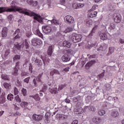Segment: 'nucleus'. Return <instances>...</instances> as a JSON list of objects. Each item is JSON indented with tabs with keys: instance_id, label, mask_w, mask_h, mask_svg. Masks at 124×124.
<instances>
[{
	"instance_id": "2eb2a0df",
	"label": "nucleus",
	"mask_w": 124,
	"mask_h": 124,
	"mask_svg": "<svg viewBox=\"0 0 124 124\" xmlns=\"http://www.w3.org/2000/svg\"><path fill=\"white\" fill-rule=\"evenodd\" d=\"M9 54H10V50L9 49L6 50V51H5V52L2 55L3 59H5V60H6L7 59H8V58H9V56H10Z\"/></svg>"
},
{
	"instance_id": "4468645a",
	"label": "nucleus",
	"mask_w": 124,
	"mask_h": 124,
	"mask_svg": "<svg viewBox=\"0 0 124 124\" xmlns=\"http://www.w3.org/2000/svg\"><path fill=\"white\" fill-rule=\"evenodd\" d=\"M114 21L115 23H116L117 24L121 23V21H122V16L121 15H117L114 16Z\"/></svg>"
},
{
	"instance_id": "a18cd8bd",
	"label": "nucleus",
	"mask_w": 124,
	"mask_h": 124,
	"mask_svg": "<svg viewBox=\"0 0 124 124\" xmlns=\"http://www.w3.org/2000/svg\"><path fill=\"white\" fill-rule=\"evenodd\" d=\"M98 114L99 116H103V115L105 114V111L103 110H99L98 111Z\"/></svg>"
},
{
	"instance_id": "423d86ee",
	"label": "nucleus",
	"mask_w": 124,
	"mask_h": 124,
	"mask_svg": "<svg viewBox=\"0 0 124 124\" xmlns=\"http://www.w3.org/2000/svg\"><path fill=\"white\" fill-rule=\"evenodd\" d=\"M43 75V73H42L40 74L37 78L33 80V83L35 87H37L38 83H39V82H41V77H42Z\"/></svg>"
},
{
	"instance_id": "2f4dec72",
	"label": "nucleus",
	"mask_w": 124,
	"mask_h": 124,
	"mask_svg": "<svg viewBox=\"0 0 124 124\" xmlns=\"http://www.w3.org/2000/svg\"><path fill=\"white\" fill-rule=\"evenodd\" d=\"M1 78H2L3 80H7L8 81H9V78L7 76V75L5 74H2L1 75Z\"/></svg>"
},
{
	"instance_id": "412c9836",
	"label": "nucleus",
	"mask_w": 124,
	"mask_h": 124,
	"mask_svg": "<svg viewBox=\"0 0 124 124\" xmlns=\"http://www.w3.org/2000/svg\"><path fill=\"white\" fill-rule=\"evenodd\" d=\"M99 36L102 40H106L108 38L106 33H101Z\"/></svg>"
},
{
	"instance_id": "de8ad7c7",
	"label": "nucleus",
	"mask_w": 124,
	"mask_h": 124,
	"mask_svg": "<svg viewBox=\"0 0 124 124\" xmlns=\"http://www.w3.org/2000/svg\"><path fill=\"white\" fill-rule=\"evenodd\" d=\"M14 93L15 95H16V94H18V93H19V91H18V89H17V88L15 87Z\"/></svg>"
},
{
	"instance_id": "6e6d98bb",
	"label": "nucleus",
	"mask_w": 124,
	"mask_h": 124,
	"mask_svg": "<svg viewBox=\"0 0 124 124\" xmlns=\"http://www.w3.org/2000/svg\"><path fill=\"white\" fill-rule=\"evenodd\" d=\"M33 0H27V2L28 4H29V5H31V4H32Z\"/></svg>"
},
{
	"instance_id": "3c124183",
	"label": "nucleus",
	"mask_w": 124,
	"mask_h": 124,
	"mask_svg": "<svg viewBox=\"0 0 124 124\" xmlns=\"http://www.w3.org/2000/svg\"><path fill=\"white\" fill-rule=\"evenodd\" d=\"M97 7H98V6L97 5H94L93 6L91 10L92 11H94V10H95V9H97Z\"/></svg>"
},
{
	"instance_id": "0eeeda50",
	"label": "nucleus",
	"mask_w": 124,
	"mask_h": 124,
	"mask_svg": "<svg viewBox=\"0 0 124 124\" xmlns=\"http://www.w3.org/2000/svg\"><path fill=\"white\" fill-rule=\"evenodd\" d=\"M44 116L41 114H34L32 116V119L36 122H40L43 119Z\"/></svg>"
},
{
	"instance_id": "5fc2aeb1",
	"label": "nucleus",
	"mask_w": 124,
	"mask_h": 124,
	"mask_svg": "<svg viewBox=\"0 0 124 124\" xmlns=\"http://www.w3.org/2000/svg\"><path fill=\"white\" fill-rule=\"evenodd\" d=\"M35 62L38 63L37 65L38 66H41V65H42V62H41L40 61H39L38 60H36Z\"/></svg>"
},
{
	"instance_id": "aec40b11",
	"label": "nucleus",
	"mask_w": 124,
	"mask_h": 124,
	"mask_svg": "<svg viewBox=\"0 0 124 124\" xmlns=\"http://www.w3.org/2000/svg\"><path fill=\"white\" fill-rule=\"evenodd\" d=\"M62 45L64 47H67V48H70V46H71V43L67 41H65L63 42Z\"/></svg>"
},
{
	"instance_id": "49530a36",
	"label": "nucleus",
	"mask_w": 124,
	"mask_h": 124,
	"mask_svg": "<svg viewBox=\"0 0 124 124\" xmlns=\"http://www.w3.org/2000/svg\"><path fill=\"white\" fill-rule=\"evenodd\" d=\"M108 29L110 31H112V30H114V29H115V24L113 23L111 24Z\"/></svg>"
},
{
	"instance_id": "cd10ccee",
	"label": "nucleus",
	"mask_w": 124,
	"mask_h": 124,
	"mask_svg": "<svg viewBox=\"0 0 124 124\" xmlns=\"http://www.w3.org/2000/svg\"><path fill=\"white\" fill-rule=\"evenodd\" d=\"M114 52H115V47L114 46L109 47L108 54H110V55H111V54H113Z\"/></svg>"
},
{
	"instance_id": "473e14b6",
	"label": "nucleus",
	"mask_w": 124,
	"mask_h": 124,
	"mask_svg": "<svg viewBox=\"0 0 124 124\" xmlns=\"http://www.w3.org/2000/svg\"><path fill=\"white\" fill-rule=\"evenodd\" d=\"M36 32L37 35L39 36V37H41V38L43 37V34L40 32V31H39V29H37V30L36 31Z\"/></svg>"
},
{
	"instance_id": "37998d69",
	"label": "nucleus",
	"mask_w": 124,
	"mask_h": 124,
	"mask_svg": "<svg viewBox=\"0 0 124 124\" xmlns=\"http://www.w3.org/2000/svg\"><path fill=\"white\" fill-rule=\"evenodd\" d=\"M37 4H38V2L37 1L33 0L31 6L35 7L37 6Z\"/></svg>"
},
{
	"instance_id": "e433bc0d",
	"label": "nucleus",
	"mask_w": 124,
	"mask_h": 124,
	"mask_svg": "<svg viewBox=\"0 0 124 124\" xmlns=\"http://www.w3.org/2000/svg\"><path fill=\"white\" fill-rule=\"evenodd\" d=\"M20 58L21 56H20V55H16L13 58L14 62H15V61H18V60H20Z\"/></svg>"
},
{
	"instance_id": "5701e85b",
	"label": "nucleus",
	"mask_w": 124,
	"mask_h": 124,
	"mask_svg": "<svg viewBox=\"0 0 124 124\" xmlns=\"http://www.w3.org/2000/svg\"><path fill=\"white\" fill-rule=\"evenodd\" d=\"M30 97H32V98H33L35 101H39V100H40V97H39L38 94L31 95L30 96Z\"/></svg>"
},
{
	"instance_id": "72a5a7b5",
	"label": "nucleus",
	"mask_w": 124,
	"mask_h": 124,
	"mask_svg": "<svg viewBox=\"0 0 124 124\" xmlns=\"http://www.w3.org/2000/svg\"><path fill=\"white\" fill-rule=\"evenodd\" d=\"M65 87H66V84L59 85L58 90L59 91H62V89Z\"/></svg>"
},
{
	"instance_id": "052dcab7",
	"label": "nucleus",
	"mask_w": 124,
	"mask_h": 124,
	"mask_svg": "<svg viewBox=\"0 0 124 124\" xmlns=\"http://www.w3.org/2000/svg\"><path fill=\"white\" fill-rule=\"evenodd\" d=\"M60 3L62 5H63L65 3V0H60Z\"/></svg>"
},
{
	"instance_id": "ddd939ff",
	"label": "nucleus",
	"mask_w": 124,
	"mask_h": 124,
	"mask_svg": "<svg viewBox=\"0 0 124 124\" xmlns=\"http://www.w3.org/2000/svg\"><path fill=\"white\" fill-rule=\"evenodd\" d=\"M95 63V61H91L87 63L85 66V69H90L91 67Z\"/></svg>"
},
{
	"instance_id": "7ed1b4c3",
	"label": "nucleus",
	"mask_w": 124,
	"mask_h": 124,
	"mask_svg": "<svg viewBox=\"0 0 124 124\" xmlns=\"http://www.w3.org/2000/svg\"><path fill=\"white\" fill-rule=\"evenodd\" d=\"M71 38L74 43H78V42H80L82 40L83 36L81 34L73 33L71 35Z\"/></svg>"
},
{
	"instance_id": "f3484780",
	"label": "nucleus",
	"mask_w": 124,
	"mask_h": 124,
	"mask_svg": "<svg viewBox=\"0 0 124 124\" xmlns=\"http://www.w3.org/2000/svg\"><path fill=\"white\" fill-rule=\"evenodd\" d=\"M8 32V29L6 27L3 28L2 30V36L3 37H6L7 36V33Z\"/></svg>"
},
{
	"instance_id": "774afa93",
	"label": "nucleus",
	"mask_w": 124,
	"mask_h": 124,
	"mask_svg": "<svg viewBox=\"0 0 124 124\" xmlns=\"http://www.w3.org/2000/svg\"><path fill=\"white\" fill-rule=\"evenodd\" d=\"M119 42H120V43H121V44H124V39H120L119 40Z\"/></svg>"
},
{
	"instance_id": "7c9ffc66",
	"label": "nucleus",
	"mask_w": 124,
	"mask_h": 124,
	"mask_svg": "<svg viewBox=\"0 0 124 124\" xmlns=\"http://www.w3.org/2000/svg\"><path fill=\"white\" fill-rule=\"evenodd\" d=\"M18 70L19 69H18V68H15L14 69V71L12 72L13 75H14V76H17V75H18Z\"/></svg>"
},
{
	"instance_id": "4d7b16f0",
	"label": "nucleus",
	"mask_w": 124,
	"mask_h": 124,
	"mask_svg": "<svg viewBox=\"0 0 124 124\" xmlns=\"http://www.w3.org/2000/svg\"><path fill=\"white\" fill-rule=\"evenodd\" d=\"M8 19L9 20V21H11L12 19H13V15H10L8 16Z\"/></svg>"
},
{
	"instance_id": "c85d7f7f",
	"label": "nucleus",
	"mask_w": 124,
	"mask_h": 124,
	"mask_svg": "<svg viewBox=\"0 0 124 124\" xmlns=\"http://www.w3.org/2000/svg\"><path fill=\"white\" fill-rule=\"evenodd\" d=\"M7 98L8 100H10V101H12L13 99L14 98V95L13 94L10 93L7 95Z\"/></svg>"
},
{
	"instance_id": "f704fd0d",
	"label": "nucleus",
	"mask_w": 124,
	"mask_h": 124,
	"mask_svg": "<svg viewBox=\"0 0 124 124\" xmlns=\"http://www.w3.org/2000/svg\"><path fill=\"white\" fill-rule=\"evenodd\" d=\"M73 31V28L72 27H68L64 31V32L67 33V32H70V31Z\"/></svg>"
},
{
	"instance_id": "9b49d317",
	"label": "nucleus",
	"mask_w": 124,
	"mask_h": 124,
	"mask_svg": "<svg viewBox=\"0 0 124 124\" xmlns=\"http://www.w3.org/2000/svg\"><path fill=\"white\" fill-rule=\"evenodd\" d=\"M84 109L85 111H88V112L91 111L92 112H95V107L92 105H90L89 106L85 107Z\"/></svg>"
},
{
	"instance_id": "09e8293b",
	"label": "nucleus",
	"mask_w": 124,
	"mask_h": 124,
	"mask_svg": "<svg viewBox=\"0 0 124 124\" xmlns=\"http://www.w3.org/2000/svg\"><path fill=\"white\" fill-rule=\"evenodd\" d=\"M14 47L16 48L17 50H20L21 49V46H19V44H15Z\"/></svg>"
},
{
	"instance_id": "bb28decb",
	"label": "nucleus",
	"mask_w": 124,
	"mask_h": 124,
	"mask_svg": "<svg viewBox=\"0 0 124 124\" xmlns=\"http://www.w3.org/2000/svg\"><path fill=\"white\" fill-rule=\"evenodd\" d=\"M28 105H29V103L27 102H22L20 106L22 108H28Z\"/></svg>"
},
{
	"instance_id": "20e7f679",
	"label": "nucleus",
	"mask_w": 124,
	"mask_h": 124,
	"mask_svg": "<svg viewBox=\"0 0 124 124\" xmlns=\"http://www.w3.org/2000/svg\"><path fill=\"white\" fill-rule=\"evenodd\" d=\"M75 114L77 115H79V114H82L84 112L83 108L81 106V102H78L76 104V108H75L74 110Z\"/></svg>"
},
{
	"instance_id": "79ce46f5",
	"label": "nucleus",
	"mask_w": 124,
	"mask_h": 124,
	"mask_svg": "<svg viewBox=\"0 0 124 124\" xmlns=\"http://www.w3.org/2000/svg\"><path fill=\"white\" fill-rule=\"evenodd\" d=\"M15 100H16V102H21V98H20L19 95H17L15 97Z\"/></svg>"
},
{
	"instance_id": "a878e982",
	"label": "nucleus",
	"mask_w": 124,
	"mask_h": 124,
	"mask_svg": "<svg viewBox=\"0 0 124 124\" xmlns=\"http://www.w3.org/2000/svg\"><path fill=\"white\" fill-rule=\"evenodd\" d=\"M3 86L4 88L7 90H10V89H11V84H10V83H8L7 82H4L3 83Z\"/></svg>"
},
{
	"instance_id": "0e129e2a",
	"label": "nucleus",
	"mask_w": 124,
	"mask_h": 124,
	"mask_svg": "<svg viewBox=\"0 0 124 124\" xmlns=\"http://www.w3.org/2000/svg\"><path fill=\"white\" fill-rule=\"evenodd\" d=\"M16 86H18V87L21 86V81H19V80H17L16 82Z\"/></svg>"
},
{
	"instance_id": "393cba45",
	"label": "nucleus",
	"mask_w": 124,
	"mask_h": 124,
	"mask_svg": "<svg viewBox=\"0 0 124 124\" xmlns=\"http://www.w3.org/2000/svg\"><path fill=\"white\" fill-rule=\"evenodd\" d=\"M47 53V55H48V56H50V57L52 56V54H53V46H49Z\"/></svg>"
},
{
	"instance_id": "c9c22d12",
	"label": "nucleus",
	"mask_w": 124,
	"mask_h": 124,
	"mask_svg": "<svg viewBox=\"0 0 124 124\" xmlns=\"http://www.w3.org/2000/svg\"><path fill=\"white\" fill-rule=\"evenodd\" d=\"M51 23L52 24H54V25H55L56 26L59 25L60 24V23L59 22V21L53 19L52 21H51Z\"/></svg>"
},
{
	"instance_id": "f03ea898",
	"label": "nucleus",
	"mask_w": 124,
	"mask_h": 124,
	"mask_svg": "<svg viewBox=\"0 0 124 124\" xmlns=\"http://www.w3.org/2000/svg\"><path fill=\"white\" fill-rule=\"evenodd\" d=\"M51 85H52V84L49 82L47 84H44V86L43 87V90H46L48 86L49 92L51 93H52L53 94L58 93V87H55V88L51 89Z\"/></svg>"
},
{
	"instance_id": "c756f323",
	"label": "nucleus",
	"mask_w": 124,
	"mask_h": 124,
	"mask_svg": "<svg viewBox=\"0 0 124 124\" xmlns=\"http://www.w3.org/2000/svg\"><path fill=\"white\" fill-rule=\"evenodd\" d=\"M50 113L46 112L45 115V122H46L47 123H49V118H50Z\"/></svg>"
},
{
	"instance_id": "680f3d73",
	"label": "nucleus",
	"mask_w": 124,
	"mask_h": 124,
	"mask_svg": "<svg viewBox=\"0 0 124 124\" xmlns=\"http://www.w3.org/2000/svg\"><path fill=\"white\" fill-rule=\"evenodd\" d=\"M69 67H67L63 69V71H64L65 72H68V71H69Z\"/></svg>"
},
{
	"instance_id": "b1692460",
	"label": "nucleus",
	"mask_w": 124,
	"mask_h": 124,
	"mask_svg": "<svg viewBox=\"0 0 124 124\" xmlns=\"http://www.w3.org/2000/svg\"><path fill=\"white\" fill-rule=\"evenodd\" d=\"M97 28H98V25H95L94 26V27L93 28L91 33L89 34V36H93V33H94L96 30H97Z\"/></svg>"
},
{
	"instance_id": "f8f14e48",
	"label": "nucleus",
	"mask_w": 124,
	"mask_h": 124,
	"mask_svg": "<svg viewBox=\"0 0 124 124\" xmlns=\"http://www.w3.org/2000/svg\"><path fill=\"white\" fill-rule=\"evenodd\" d=\"M70 59V56L67 54H64L62 57V60L63 62H69Z\"/></svg>"
},
{
	"instance_id": "e2e57ef3",
	"label": "nucleus",
	"mask_w": 124,
	"mask_h": 124,
	"mask_svg": "<svg viewBox=\"0 0 124 124\" xmlns=\"http://www.w3.org/2000/svg\"><path fill=\"white\" fill-rule=\"evenodd\" d=\"M26 35L28 37L31 36V31H29L28 32H27Z\"/></svg>"
},
{
	"instance_id": "6e6552de",
	"label": "nucleus",
	"mask_w": 124,
	"mask_h": 124,
	"mask_svg": "<svg viewBox=\"0 0 124 124\" xmlns=\"http://www.w3.org/2000/svg\"><path fill=\"white\" fill-rule=\"evenodd\" d=\"M42 30L45 33H49L52 31V27L50 25L44 26L42 27Z\"/></svg>"
},
{
	"instance_id": "603ef678",
	"label": "nucleus",
	"mask_w": 124,
	"mask_h": 124,
	"mask_svg": "<svg viewBox=\"0 0 124 124\" xmlns=\"http://www.w3.org/2000/svg\"><path fill=\"white\" fill-rule=\"evenodd\" d=\"M29 71L30 73H32V65L31 64H30Z\"/></svg>"
},
{
	"instance_id": "6ab92c4d",
	"label": "nucleus",
	"mask_w": 124,
	"mask_h": 124,
	"mask_svg": "<svg viewBox=\"0 0 124 124\" xmlns=\"http://www.w3.org/2000/svg\"><path fill=\"white\" fill-rule=\"evenodd\" d=\"M93 122L95 124H99L101 122V119L99 117H94L93 118Z\"/></svg>"
},
{
	"instance_id": "4be33fe9",
	"label": "nucleus",
	"mask_w": 124,
	"mask_h": 124,
	"mask_svg": "<svg viewBox=\"0 0 124 124\" xmlns=\"http://www.w3.org/2000/svg\"><path fill=\"white\" fill-rule=\"evenodd\" d=\"M23 45H24L26 49H29L30 48V42L29 40L25 39L23 43Z\"/></svg>"
},
{
	"instance_id": "dca6fc26",
	"label": "nucleus",
	"mask_w": 124,
	"mask_h": 124,
	"mask_svg": "<svg viewBox=\"0 0 124 124\" xmlns=\"http://www.w3.org/2000/svg\"><path fill=\"white\" fill-rule=\"evenodd\" d=\"M97 16V12L93 11H90L88 15V16L90 18H93L94 17H96Z\"/></svg>"
},
{
	"instance_id": "a19ab883",
	"label": "nucleus",
	"mask_w": 124,
	"mask_h": 124,
	"mask_svg": "<svg viewBox=\"0 0 124 124\" xmlns=\"http://www.w3.org/2000/svg\"><path fill=\"white\" fill-rule=\"evenodd\" d=\"M86 24L88 25H92L93 24V20L90 19V18H88L86 20Z\"/></svg>"
},
{
	"instance_id": "864d4df0",
	"label": "nucleus",
	"mask_w": 124,
	"mask_h": 124,
	"mask_svg": "<svg viewBox=\"0 0 124 124\" xmlns=\"http://www.w3.org/2000/svg\"><path fill=\"white\" fill-rule=\"evenodd\" d=\"M20 37H21V35L17 34V35H16V36L14 37V40H15L16 39H20Z\"/></svg>"
},
{
	"instance_id": "13d9d810",
	"label": "nucleus",
	"mask_w": 124,
	"mask_h": 124,
	"mask_svg": "<svg viewBox=\"0 0 124 124\" xmlns=\"http://www.w3.org/2000/svg\"><path fill=\"white\" fill-rule=\"evenodd\" d=\"M104 74H105V73L103 72L100 75H99L98 77H99V78H103V77H104Z\"/></svg>"
},
{
	"instance_id": "39448f33",
	"label": "nucleus",
	"mask_w": 124,
	"mask_h": 124,
	"mask_svg": "<svg viewBox=\"0 0 124 124\" xmlns=\"http://www.w3.org/2000/svg\"><path fill=\"white\" fill-rule=\"evenodd\" d=\"M31 44L33 46H39L42 44V41L37 38H34L31 40Z\"/></svg>"
},
{
	"instance_id": "1a4fd4ad",
	"label": "nucleus",
	"mask_w": 124,
	"mask_h": 124,
	"mask_svg": "<svg viewBox=\"0 0 124 124\" xmlns=\"http://www.w3.org/2000/svg\"><path fill=\"white\" fill-rule=\"evenodd\" d=\"M64 20L68 24H74V18L71 16H66L64 18Z\"/></svg>"
},
{
	"instance_id": "58836bf2",
	"label": "nucleus",
	"mask_w": 124,
	"mask_h": 124,
	"mask_svg": "<svg viewBox=\"0 0 124 124\" xmlns=\"http://www.w3.org/2000/svg\"><path fill=\"white\" fill-rule=\"evenodd\" d=\"M21 35V30H20V29H16V30L15 31V33H14V35Z\"/></svg>"
},
{
	"instance_id": "4c0bfd02",
	"label": "nucleus",
	"mask_w": 124,
	"mask_h": 124,
	"mask_svg": "<svg viewBox=\"0 0 124 124\" xmlns=\"http://www.w3.org/2000/svg\"><path fill=\"white\" fill-rule=\"evenodd\" d=\"M21 92L24 96H26L27 95V89L23 88L21 90Z\"/></svg>"
},
{
	"instance_id": "c03bdc74",
	"label": "nucleus",
	"mask_w": 124,
	"mask_h": 124,
	"mask_svg": "<svg viewBox=\"0 0 124 124\" xmlns=\"http://www.w3.org/2000/svg\"><path fill=\"white\" fill-rule=\"evenodd\" d=\"M5 103V98L3 97L0 98V104H3Z\"/></svg>"
},
{
	"instance_id": "a211bd4d",
	"label": "nucleus",
	"mask_w": 124,
	"mask_h": 124,
	"mask_svg": "<svg viewBox=\"0 0 124 124\" xmlns=\"http://www.w3.org/2000/svg\"><path fill=\"white\" fill-rule=\"evenodd\" d=\"M31 16H34V19L35 20H36V21H39L40 19H41V16H37L36 14L35 13L31 12Z\"/></svg>"
},
{
	"instance_id": "69168bd1",
	"label": "nucleus",
	"mask_w": 124,
	"mask_h": 124,
	"mask_svg": "<svg viewBox=\"0 0 124 124\" xmlns=\"http://www.w3.org/2000/svg\"><path fill=\"white\" fill-rule=\"evenodd\" d=\"M53 70L54 71V74L60 75V72H59L58 70L54 69Z\"/></svg>"
},
{
	"instance_id": "f257e3e1",
	"label": "nucleus",
	"mask_w": 124,
	"mask_h": 124,
	"mask_svg": "<svg viewBox=\"0 0 124 124\" xmlns=\"http://www.w3.org/2000/svg\"><path fill=\"white\" fill-rule=\"evenodd\" d=\"M16 11L28 16H31V14L27 11V9H22L16 5H12L10 8L7 7H0V14L3 12H16Z\"/></svg>"
},
{
	"instance_id": "bf43d9fd",
	"label": "nucleus",
	"mask_w": 124,
	"mask_h": 124,
	"mask_svg": "<svg viewBox=\"0 0 124 124\" xmlns=\"http://www.w3.org/2000/svg\"><path fill=\"white\" fill-rule=\"evenodd\" d=\"M24 82L25 83H29V81H30V77H28L27 78H26L24 80Z\"/></svg>"
},
{
	"instance_id": "9d476101",
	"label": "nucleus",
	"mask_w": 124,
	"mask_h": 124,
	"mask_svg": "<svg viewBox=\"0 0 124 124\" xmlns=\"http://www.w3.org/2000/svg\"><path fill=\"white\" fill-rule=\"evenodd\" d=\"M73 8L75 9H78V8H82V7H84L85 6L84 3H73L72 4Z\"/></svg>"
},
{
	"instance_id": "338daca9",
	"label": "nucleus",
	"mask_w": 124,
	"mask_h": 124,
	"mask_svg": "<svg viewBox=\"0 0 124 124\" xmlns=\"http://www.w3.org/2000/svg\"><path fill=\"white\" fill-rule=\"evenodd\" d=\"M78 120H74V121H73L71 124H78Z\"/></svg>"
},
{
	"instance_id": "ea45409f",
	"label": "nucleus",
	"mask_w": 124,
	"mask_h": 124,
	"mask_svg": "<svg viewBox=\"0 0 124 124\" xmlns=\"http://www.w3.org/2000/svg\"><path fill=\"white\" fill-rule=\"evenodd\" d=\"M118 115H119V113H118V112L117 111H113L111 113V116L113 117L114 118H116V117H118Z\"/></svg>"
},
{
	"instance_id": "8fccbe9b",
	"label": "nucleus",
	"mask_w": 124,
	"mask_h": 124,
	"mask_svg": "<svg viewBox=\"0 0 124 124\" xmlns=\"http://www.w3.org/2000/svg\"><path fill=\"white\" fill-rule=\"evenodd\" d=\"M66 53L65 54V55H68V56H70V55H71V53L72 51L71 49H68L66 50Z\"/></svg>"
}]
</instances>
